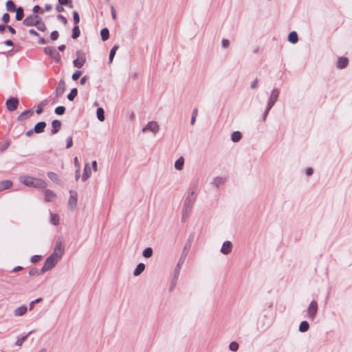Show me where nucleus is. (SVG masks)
<instances>
[{
	"label": "nucleus",
	"instance_id": "f257e3e1",
	"mask_svg": "<svg viewBox=\"0 0 352 352\" xmlns=\"http://www.w3.org/2000/svg\"><path fill=\"white\" fill-rule=\"evenodd\" d=\"M195 187H190L188 190V195L185 198L183 209H182V219L184 220L188 214L190 212L192 206L195 201Z\"/></svg>",
	"mask_w": 352,
	"mask_h": 352
},
{
	"label": "nucleus",
	"instance_id": "f03ea898",
	"mask_svg": "<svg viewBox=\"0 0 352 352\" xmlns=\"http://www.w3.org/2000/svg\"><path fill=\"white\" fill-rule=\"evenodd\" d=\"M20 182L27 186L36 188H44L46 187V182L40 177H19Z\"/></svg>",
	"mask_w": 352,
	"mask_h": 352
},
{
	"label": "nucleus",
	"instance_id": "7ed1b4c3",
	"mask_svg": "<svg viewBox=\"0 0 352 352\" xmlns=\"http://www.w3.org/2000/svg\"><path fill=\"white\" fill-rule=\"evenodd\" d=\"M190 247H191V243H190V240H188V241L184 245V248L182 253L180 256L179 260L175 268L173 278H178V276L179 274V272L181 270V266L184 263Z\"/></svg>",
	"mask_w": 352,
	"mask_h": 352
},
{
	"label": "nucleus",
	"instance_id": "20e7f679",
	"mask_svg": "<svg viewBox=\"0 0 352 352\" xmlns=\"http://www.w3.org/2000/svg\"><path fill=\"white\" fill-rule=\"evenodd\" d=\"M59 260H60V258H58L57 257L56 253H52V254H50L45 259L44 265L42 267V268L41 269L39 274H43L48 270H52L53 267H54L56 266V265L57 264V263Z\"/></svg>",
	"mask_w": 352,
	"mask_h": 352
},
{
	"label": "nucleus",
	"instance_id": "39448f33",
	"mask_svg": "<svg viewBox=\"0 0 352 352\" xmlns=\"http://www.w3.org/2000/svg\"><path fill=\"white\" fill-rule=\"evenodd\" d=\"M279 96V91L277 89H274L270 94V96L267 101V104L266 109L265 110L263 114V119L262 120L264 122L266 120V118L267 117V115L269 113V111L272 108V107L274 105L276 102L278 100Z\"/></svg>",
	"mask_w": 352,
	"mask_h": 352
},
{
	"label": "nucleus",
	"instance_id": "423d86ee",
	"mask_svg": "<svg viewBox=\"0 0 352 352\" xmlns=\"http://www.w3.org/2000/svg\"><path fill=\"white\" fill-rule=\"evenodd\" d=\"M318 310V302L313 300L309 305L307 308V314L310 319L314 320L317 315Z\"/></svg>",
	"mask_w": 352,
	"mask_h": 352
},
{
	"label": "nucleus",
	"instance_id": "0eeeda50",
	"mask_svg": "<svg viewBox=\"0 0 352 352\" xmlns=\"http://www.w3.org/2000/svg\"><path fill=\"white\" fill-rule=\"evenodd\" d=\"M143 133L151 131L154 134H156L160 131V125L155 121H150L142 129Z\"/></svg>",
	"mask_w": 352,
	"mask_h": 352
},
{
	"label": "nucleus",
	"instance_id": "6e6552de",
	"mask_svg": "<svg viewBox=\"0 0 352 352\" xmlns=\"http://www.w3.org/2000/svg\"><path fill=\"white\" fill-rule=\"evenodd\" d=\"M41 17L37 14H30L25 17L23 21V24L25 26H36Z\"/></svg>",
	"mask_w": 352,
	"mask_h": 352
},
{
	"label": "nucleus",
	"instance_id": "1a4fd4ad",
	"mask_svg": "<svg viewBox=\"0 0 352 352\" xmlns=\"http://www.w3.org/2000/svg\"><path fill=\"white\" fill-rule=\"evenodd\" d=\"M44 51L46 54L50 56V57L52 58L56 63H59L60 61V55L54 47H45Z\"/></svg>",
	"mask_w": 352,
	"mask_h": 352
},
{
	"label": "nucleus",
	"instance_id": "9d476101",
	"mask_svg": "<svg viewBox=\"0 0 352 352\" xmlns=\"http://www.w3.org/2000/svg\"><path fill=\"white\" fill-rule=\"evenodd\" d=\"M6 104L8 111H14L18 107L19 100L17 98L10 97L7 100Z\"/></svg>",
	"mask_w": 352,
	"mask_h": 352
},
{
	"label": "nucleus",
	"instance_id": "9b49d317",
	"mask_svg": "<svg viewBox=\"0 0 352 352\" xmlns=\"http://www.w3.org/2000/svg\"><path fill=\"white\" fill-rule=\"evenodd\" d=\"M69 192L70 196L68 200V206L70 208L74 209L76 206L78 201V193L76 191L73 190H69Z\"/></svg>",
	"mask_w": 352,
	"mask_h": 352
},
{
	"label": "nucleus",
	"instance_id": "f8f14e48",
	"mask_svg": "<svg viewBox=\"0 0 352 352\" xmlns=\"http://www.w3.org/2000/svg\"><path fill=\"white\" fill-rule=\"evenodd\" d=\"M64 245L63 244L62 241L60 239H58L56 243L53 253H56L57 257L60 259L64 254Z\"/></svg>",
	"mask_w": 352,
	"mask_h": 352
},
{
	"label": "nucleus",
	"instance_id": "ddd939ff",
	"mask_svg": "<svg viewBox=\"0 0 352 352\" xmlns=\"http://www.w3.org/2000/svg\"><path fill=\"white\" fill-rule=\"evenodd\" d=\"M65 90V82L64 80L61 79L59 80L58 85L55 91L56 98H58L64 94Z\"/></svg>",
	"mask_w": 352,
	"mask_h": 352
},
{
	"label": "nucleus",
	"instance_id": "4468645a",
	"mask_svg": "<svg viewBox=\"0 0 352 352\" xmlns=\"http://www.w3.org/2000/svg\"><path fill=\"white\" fill-rule=\"evenodd\" d=\"M232 250V243L230 241H226L223 243L220 252L225 255L230 254Z\"/></svg>",
	"mask_w": 352,
	"mask_h": 352
},
{
	"label": "nucleus",
	"instance_id": "2eb2a0df",
	"mask_svg": "<svg viewBox=\"0 0 352 352\" xmlns=\"http://www.w3.org/2000/svg\"><path fill=\"white\" fill-rule=\"evenodd\" d=\"M61 127V122L58 120H54L52 121V131H51V133L52 135H54L56 133H58V131H59V129H60Z\"/></svg>",
	"mask_w": 352,
	"mask_h": 352
},
{
	"label": "nucleus",
	"instance_id": "dca6fc26",
	"mask_svg": "<svg viewBox=\"0 0 352 352\" xmlns=\"http://www.w3.org/2000/svg\"><path fill=\"white\" fill-rule=\"evenodd\" d=\"M34 113V111L32 109H28L23 113H21L17 118V120L19 121H23L28 119L29 117L32 116Z\"/></svg>",
	"mask_w": 352,
	"mask_h": 352
},
{
	"label": "nucleus",
	"instance_id": "f3484780",
	"mask_svg": "<svg viewBox=\"0 0 352 352\" xmlns=\"http://www.w3.org/2000/svg\"><path fill=\"white\" fill-rule=\"evenodd\" d=\"M34 332V330L30 331L27 334L22 336L21 337H18L17 340L15 342L16 346H21L23 342L28 339V338Z\"/></svg>",
	"mask_w": 352,
	"mask_h": 352
},
{
	"label": "nucleus",
	"instance_id": "a211bd4d",
	"mask_svg": "<svg viewBox=\"0 0 352 352\" xmlns=\"http://www.w3.org/2000/svg\"><path fill=\"white\" fill-rule=\"evenodd\" d=\"M46 126V123L43 121L39 122L34 127V133H41L44 131V129Z\"/></svg>",
	"mask_w": 352,
	"mask_h": 352
},
{
	"label": "nucleus",
	"instance_id": "6ab92c4d",
	"mask_svg": "<svg viewBox=\"0 0 352 352\" xmlns=\"http://www.w3.org/2000/svg\"><path fill=\"white\" fill-rule=\"evenodd\" d=\"M145 270V265L143 263H140L137 265L134 270L133 274L135 276H140Z\"/></svg>",
	"mask_w": 352,
	"mask_h": 352
},
{
	"label": "nucleus",
	"instance_id": "aec40b11",
	"mask_svg": "<svg viewBox=\"0 0 352 352\" xmlns=\"http://www.w3.org/2000/svg\"><path fill=\"white\" fill-rule=\"evenodd\" d=\"M86 61V58L84 56L78 57L73 61L74 66L77 68H81Z\"/></svg>",
	"mask_w": 352,
	"mask_h": 352
},
{
	"label": "nucleus",
	"instance_id": "412c9836",
	"mask_svg": "<svg viewBox=\"0 0 352 352\" xmlns=\"http://www.w3.org/2000/svg\"><path fill=\"white\" fill-rule=\"evenodd\" d=\"M28 310V307L26 305H21L19 307H17L14 313L16 316H23Z\"/></svg>",
	"mask_w": 352,
	"mask_h": 352
},
{
	"label": "nucleus",
	"instance_id": "4be33fe9",
	"mask_svg": "<svg viewBox=\"0 0 352 352\" xmlns=\"http://www.w3.org/2000/svg\"><path fill=\"white\" fill-rule=\"evenodd\" d=\"M45 201L50 202L56 197V194L50 189H46L44 191Z\"/></svg>",
	"mask_w": 352,
	"mask_h": 352
},
{
	"label": "nucleus",
	"instance_id": "5701e85b",
	"mask_svg": "<svg viewBox=\"0 0 352 352\" xmlns=\"http://www.w3.org/2000/svg\"><path fill=\"white\" fill-rule=\"evenodd\" d=\"M309 329V324L307 321L304 320L302 321L298 327V330L300 332L305 333L307 332Z\"/></svg>",
	"mask_w": 352,
	"mask_h": 352
},
{
	"label": "nucleus",
	"instance_id": "b1692460",
	"mask_svg": "<svg viewBox=\"0 0 352 352\" xmlns=\"http://www.w3.org/2000/svg\"><path fill=\"white\" fill-rule=\"evenodd\" d=\"M12 185V182L10 180H4L0 182V192L10 188Z\"/></svg>",
	"mask_w": 352,
	"mask_h": 352
},
{
	"label": "nucleus",
	"instance_id": "393cba45",
	"mask_svg": "<svg viewBox=\"0 0 352 352\" xmlns=\"http://www.w3.org/2000/svg\"><path fill=\"white\" fill-rule=\"evenodd\" d=\"M348 59L345 57H341L338 61L337 67L339 69H344L348 65Z\"/></svg>",
	"mask_w": 352,
	"mask_h": 352
},
{
	"label": "nucleus",
	"instance_id": "a878e982",
	"mask_svg": "<svg viewBox=\"0 0 352 352\" xmlns=\"http://www.w3.org/2000/svg\"><path fill=\"white\" fill-rule=\"evenodd\" d=\"M225 179L226 177H214L210 184L217 188L220 185L225 182Z\"/></svg>",
	"mask_w": 352,
	"mask_h": 352
},
{
	"label": "nucleus",
	"instance_id": "bb28decb",
	"mask_svg": "<svg viewBox=\"0 0 352 352\" xmlns=\"http://www.w3.org/2000/svg\"><path fill=\"white\" fill-rule=\"evenodd\" d=\"M288 41L293 44L297 43L298 41L297 33L296 32H290L288 36Z\"/></svg>",
	"mask_w": 352,
	"mask_h": 352
},
{
	"label": "nucleus",
	"instance_id": "cd10ccee",
	"mask_svg": "<svg viewBox=\"0 0 352 352\" xmlns=\"http://www.w3.org/2000/svg\"><path fill=\"white\" fill-rule=\"evenodd\" d=\"M6 9L8 12H15L16 10V6L12 0H8L6 2Z\"/></svg>",
	"mask_w": 352,
	"mask_h": 352
},
{
	"label": "nucleus",
	"instance_id": "c85d7f7f",
	"mask_svg": "<svg viewBox=\"0 0 352 352\" xmlns=\"http://www.w3.org/2000/svg\"><path fill=\"white\" fill-rule=\"evenodd\" d=\"M242 135L239 131H234L231 135V140L234 142H238L241 139Z\"/></svg>",
	"mask_w": 352,
	"mask_h": 352
},
{
	"label": "nucleus",
	"instance_id": "c756f323",
	"mask_svg": "<svg viewBox=\"0 0 352 352\" xmlns=\"http://www.w3.org/2000/svg\"><path fill=\"white\" fill-rule=\"evenodd\" d=\"M101 38L103 41H107L109 37V31L108 28H104L100 31Z\"/></svg>",
	"mask_w": 352,
	"mask_h": 352
},
{
	"label": "nucleus",
	"instance_id": "7c9ffc66",
	"mask_svg": "<svg viewBox=\"0 0 352 352\" xmlns=\"http://www.w3.org/2000/svg\"><path fill=\"white\" fill-rule=\"evenodd\" d=\"M118 48H119V45H115L113 46V47L110 50L109 57V60L110 63H111L113 61V58H114L115 54H116V51H117V50Z\"/></svg>",
	"mask_w": 352,
	"mask_h": 352
},
{
	"label": "nucleus",
	"instance_id": "2f4dec72",
	"mask_svg": "<svg viewBox=\"0 0 352 352\" xmlns=\"http://www.w3.org/2000/svg\"><path fill=\"white\" fill-rule=\"evenodd\" d=\"M153 250L151 248H146L142 252V256L145 258H150L152 256Z\"/></svg>",
	"mask_w": 352,
	"mask_h": 352
},
{
	"label": "nucleus",
	"instance_id": "473e14b6",
	"mask_svg": "<svg viewBox=\"0 0 352 352\" xmlns=\"http://www.w3.org/2000/svg\"><path fill=\"white\" fill-rule=\"evenodd\" d=\"M16 12V20L21 21L24 16L23 9L21 7L17 8Z\"/></svg>",
	"mask_w": 352,
	"mask_h": 352
},
{
	"label": "nucleus",
	"instance_id": "72a5a7b5",
	"mask_svg": "<svg viewBox=\"0 0 352 352\" xmlns=\"http://www.w3.org/2000/svg\"><path fill=\"white\" fill-rule=\"evenodd\" d=\"M97 118L100 121L102 122L104 120V112L102 108L99 107L97 109L96 111Z\"/></svg>",
	"mask_w": 352,
	"mask_h": 352
},
{
	"label": "nucleus",
	"instance_id": "f704fd0d",
	"mask_svg": "<svg viewBox=\"0 0 352 352\" xmlns=\"http://www.w3.org/2000/svg\"><path fill=\"white\" fill-rule=\"evenodd\" d=\"M78 94V90L76 88H73L70 92L67 94V99L69 100V101H72L74 100V99L75 98V97L77 96Z\"/></svg>",
	"mask_w": 352,
	"mask_h": 352
},
{
	"label": "nucleus",
	"instance_id": "c9c22d12",
	"mask_svg": "<svg viewBox=\"0 0 352 352\" xmlns=\"http://www.w3.org/2000/svg\"><path fill=\"white\" fill-rule=\"evenodd\" d=\"M239 344L236 341H232L229 344V349L232 351L236 352L239 350Z\"/></svg>",
	"mask_w": 352,
	"mask_h": 352
},
{
	"label": "nucleus",
	"instance_id": "e433bc0d",
	"mask_svg": "<svg viewBox=\"0 0 352 352\" xmlns=\"http://www.w3.org/2000/svg\"><path fill=\"white\" fill-rule=\"evenodd\" d=\"M80 34V32L79 27L76 25L72 30V38H74V39L77 38L78 37H79Z\"/></svg>",
	"mask_w": 352,
	"mask_h": 352
},
{
	"label": "nucleus",
	"instance_id": "4c0bfd02",
	"mask_svg": "<svg viewBox=\"0 0 352 352\" xmlns=\"http://www.w3.org/2000/svg\"><path fill=\"white\" fill-rule=\"evenodd\" d=\"M184 160L182 157H179L177 160H176L175 163V167L177 169L181 170L184 166Z\"/></svg>",
	"mask_w": 352,
	"mask_h": 352
},
{
	"label": "nucleus",
	"instance_id": "58836bf2",
	"mask_svg": "<svg viewBox=\"0 0 352 352\" xmlns=\"http://www.w3.org/2000/svg\"><path fill=\"white\" fill-rule=\"evenodd\" d=\"M36 28L41 32H45L47 29L45 24L41 21V19L38 20V23H36Z\"/></svg>",
	"mask_w": 352,
	"mask_h": 352
},
{
	"label": "nucleus",
	"instance_id": "ea45409f",
	"mask_svg": "<svg viewBox=\"0 0 352 352\" xmlns=\"http://www.w3.org/2000/svg\"><path fill=\"white\" fill-rule=\"evenodd\" d=\"M50 221L54 226L58 225L59 223V217H58V214H51Z\"/></svg>",
	"mask_w": 352,
	"mask_h": 352
},
{
	"label": "nucleus",
	"instance_id": "a19ab883",
	"mask_svg": "<svg viewBox=\"0 0 352 352\" xmlns=\"http://www.w3.org/2000/svg\"><path fill=\"white\" fill-rule=\"evenodd\" d=\"M91 174V166L89 164L87 163L84 168V174L82 176H90Z\"/></svg>",
	"mask_w": 352,
	"mask_h": 352
},
{
	"label": "nucleus",
	"instance_id": "79ce46f5",
	"mask_svg": "<svg viewBox=\"0 0 352 352\" xmlns=\"http://www.w3.org/2000/svg\"><path fill=\"white\" fill-rule=\"evenodd\" d=\"M55 113L57 115H63L65 111V108L63 106H58L55 109Z\"/></svg>",
	"mask_w": 352,
	"mask_h": 352
},
{
	"label": "nucleus",
	"instance_id": "37998d69",
	"mask_svg": "<svg viewBox=\"0 0 352 352\" xmlns=\"http://www.w3.org/2000/svg\"><path fill=\"white\" fill-rule=\"evenodd\" d=\"M42 259V256L41 255H34L31 257L30 258V261L32 263H38L39 261H41Z\"/></svg>",
	"mask_w": 352,
	"mask_h": 352
},
{
	"label": "nucleus",
	"instance_id": "c03bdc74",
	"mask_svg": "<svg viewBox=\"0 0 352 352\" xmlns=\"http://www.w3.org/2000/svg\"><path fill=\"white\" fill-rule=\"evenodd\" d=\"M42 300H43V298L39 297V298L35 299L34 300L31 301L30 303L29 309L32 310L34 308V305L41 302Z\"/></svg>",
	"mask_w": 352,
	"mask_h": 352
},
{
	"label": "nucleus",
	"instance_id": "a18cd8bd",
	"mask_svg": "<svg viewBox=\"0 0 352 352\" xmlns=\"http://www.w3.org/2000/svg\"><path fill=\"white\" fill-rule=\"evenodd\" d=\"M40 271L38 270L36 267H32L29 270V275L30 276H35V275H41L39 274Z\"/></svg>",
	"mask_w": 352,
	"mask_h": 352
},
{
	"label": "nucleus",
	"instance_id": "49530a36",
	"mask_svg": "<svg viewBox=\"0 0 352 352\" xmlns=\"http://www.w3.org/2000/svg\"><path fill=\"white\" fill-rule=\"evenodd\" d=\"M73 19L74 23L77 25L80 21V16L78 12L76 10L73 12Z\"/></svg>",
	"mask_w": 352,
	"mask_h": 352
},
{
	"label": "nucleus",
	"instance_id": "de8ad7c7",
	"mask_svg": "<svg viewBox=\"0 0 352 352\" xmlns=\"http://www.w3.org/2000/svg\"><path fill=\"white\" fill-rule=\"evenodd\" d=\"M82 74V72L80 70H77L73 74H72V78L73 80H77L79 77L81 76Z\"/></svg>",
	"mask_w": 352,
	"mask_h": 352
},
{
	"label": "nucleus",
	"instance_id": "09e8293b",
	"mask_svg": "<svg viewBox=\"0 0 352 352\" xmlns=\"http://www.w3.org/2000/svg\"><path fill=\"white\" fill-rule=\"evenodd\" d=\"M10 144V140H7L4 144H3L2 145L0 144V151L1 152H3L5 151L9 146Z\"/></svg>",
	"mask_w": 352,
	"mask_h": 352
},
{
	"label": "nucleus",
	"instance_id": "8fccbe9b",
	"mask_svg": "<svg viewBox=\"0 0 352 352\" xmlns=\"http://www.w3.org/2000/svg\"><path fill=\"white\" fill-rule=\"evenodd\" d=\"M32 11L34 13L38 12L40 14H43L44 12V10L42 8H41V7L38 5H36L33 7Z\"/></svg>",
	"mask_w": 352,
	"mask_h": 352
},
{
	"label": "nucleus",
	"instance_id": "3c124183",
	"mask_svg": "<svg viewBox=\"0 0 352 352\" xmlns=\"http://www.w3.org/2000/svg\"><path fill=\"white\" fill-rule=\"evenodd\" d=\"M58 36H59V34H58V31H56V30H54V31L52 32V33L50 34V38L52 41L57 40Z\"/></svg>",
	"mask_w": 352,
	"mask_h": 352
},
{
	"label": "nucleus",
	"instance_id": "603ef678",
	"mask_svg": "<svg viewBox=\"0 0 352 352\" xmlns=\"http://www.w3.org/2000/svg\"><path fill=\"white\" fill-rule=\"evenodd\" d=\"M57 19L60 20L62 22V23L65 25L67 23V19L63 15L58 14L57 16Z\"/></svg>",
	"mask_w": 352,
	"mask_h": 352
},
{
	"label": "nucleus",
	"instance_id": "864d4df0",
	"mask_svg": "<svg viewBox=\"0 0 352 352\" xmlns=\"http://www.w3.org/2000/svg\"><path fill=\"white\" fill-rule=\"evenodd\" d=\"M2 21L5 23H7L9 22L10 21V15L8 13H4L2 16Z\"/></svg>",
	"mask_w": 352,
	"mask_h": 352
},
{
	"label": "nucleus",
	"instance_id": "5fc2aeb1",
	"mask_svg": "<svg viewBox=\"0 0 352 352\" xmlns=\"http://www.w3.org/2000/svg\"><path fill=\"white\" fill-rule=\"evenodd\" d=\"M72 146V137H68L67 138V145H66V148H69Z\"/></svg>",
	"mask_w": 352,
	"mask_h": 352
},
{
	"label": "nucleus",
	"instance_id": "6e6d98bb",
	"mask_svg": "<svg viewBox=\"0 0 352 352\" xmlns=\"http://www.w3.org/2000/svg\"><path fill=\"white\" fill-rule=\"evenodd\" d=\"M42 103H40L37 106V109L36 110V113L37 114H41L43 112V107H42Z\"/></svg>",
	"mask_w": 352,
	"mask_h": 352
},
{
	"label": "nucleus",
	"instance_id": "4d7b16f0",
	"mask_svg": "<svg viewBox=\"0 0 352 352\" xmlns=\"http://www.w3.org/2000/svg\"><path fill=\"white\" fill-rule=\"evenodd\" d=\"M63 5H60V4H58L56 5V10L58 12H62L64 11V8L63 7Z\"/></svg>",
	"mask_w": 352,
	"mask_h": 352
},
{
	"label": "nucleus",
	"instance_id": "13d9d810",
	"mask_svg": "<svg viewBox=\"0 0 352 352\" xmlns=\"http://www.w3.org/2000/svg\"><path fill=\"white\" fill-rule=\"evenodd\" d=\"M229 45H230V41L228 40L225 39V38L222 40L223 47L226 48L229 46Z\"/></svg>",
	"mask_w": 352,
	"mask_h": 352
},
{
	"label": "nucleus",
	"instance_id": "bf43d9fd",
	"mask_svg": "<svg viewBox=\"0 0 352 352\" xmlns=\"http://www.w3.org/2000/svg\"><path fill=\"white\" fill-rule=\"evenodd\" d=\"M58 3L63 6H67L69 3V0H58Z\"/></svg>",
	"mask_w": 352,
	"mask_h": 352
},
{
	"label": "nucleus",
	"instance_id": "052dcab7",
	"mask_svg": "<svg viewBox=\"0 0 352 352\" xmlns=\"http://www.w3.org/2000/svg\"><path fill=\"white\" fill-rule=\"evenodd\" d=\"M111 16H112V18L116 20V10L113 8V6H111Z\"/></svg>",
	"mask_w": 352,
	"mask_h": 352
},
{
	"label": "nucleus",
	"instance_id": "680f3d73",
	"mask_svg": "<svg viewBox=\"0 0 352 352\" xmlns=\"http://www.w3.org/2000/svg\"><path fill=\"white\" fill-rule=\"evenodd\" d=\"M29 33H30L31 35H34V36H38V35H39V34H38V32H37L35 30H34V29H30V30H29Z\"/></svg>",
	"mask_w": 352,
	"mask_h": 352
},
{
	"label": "nucleus",
	"instance_id": "e2e57ef3",
	"mask_svg": "<svg viewBox=\"0 0 352 352\" xmlns=\"http://www.w3.org/2000/svg\"><path fill=\"white\" fill-rule=\"evenodd\" d=\"M257 85H258V79H255L251 84V87L252 89H255L257 87Z\"/></svg>",
	"mask_w": 352,
	"mask_h": 352
},
{
	"label": "nucleus",
	"instance_id": "0e129e2a",
	"mask_svg": "<svg viewBox=\"0 0 352 352\" xmlns=\"http://www.w3.org/2000/svg\"><path fill=\"white\" fill-rule=\"evenodd\" d=\"M23 270V267L22 266H16L15 267L13 270H12V272H19L21 270Z\"/></svg>",
	"mask_w": 352,
	"mask_h": 352
},
{
	"label": "nucleus",
	"instance_id": "69168bd1",
	"mask_svg": "<svg viewBox=\"0 0 352 352\" xmlns=\"http://www.w3.org/2000/svg\"><path fill=\"white\" fill-rule=\"evenodd\" d=\"M313 172H314V171H313V169H312L311 168H307L306 169V171H305V173H306V174H307V175H312V174H313Z\"/></svg>",
	"mask_w": 352,
	"mask_h": 352
},
{
	"label": "nucleus",
	"instance_id": "338daca9",
	"mask_svg": "<svg viewBox=\"0 0 352 352\" xmlns=\"http://www.w3.org/2000/svg\"><path fill=\"white\" fill-rule=\"evenodd\" d=\"M8 31L12 33V34H15L16 33V30L12 27V26H9V25H7V28Z\"/></svg>",
	"mask_w": 352,
	"mask_h": 352
},
{
	"label": "nucleus",
	"instance_id": "774afa93",
	"mask_svg": "<svg viewBox=\"0 0 352 352\" xmlns=\"http://www.w3.org/2000/svg\"><path fill=\"white\" fill-rule=\"evenodd\" d=\"M4 44L8 46H12L14 45L13 42L11 40H7L4 42Z\"/></svg>",
	"mask_w": 352,
	"mask_h": 352
}]
</instances>
